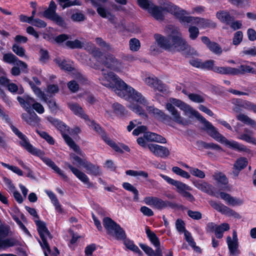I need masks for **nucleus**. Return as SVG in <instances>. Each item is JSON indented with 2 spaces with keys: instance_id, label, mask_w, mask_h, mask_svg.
I'll return each mask as SVG.
<instances>
[{
  "instance_id": "obj_13",
  "label": "nucleus",
  "mask_w": 256,
  "mask_h": 256,
  "mask_svg": "<svg viewBox=\"0 0 256 256\" xmlns=\"http://www.w3.org/2000/svg\"><path fill=\"white\" fill-rule=\"evenodd\" d=\"M209 204L212 208L223 214L238 219L241 218L239 214L220 202L211 200Z\"/></svg>"
},
{
  "instance_id": "obj_49",
  "label": "nucleus",
  "mask_w": 256,
  "mask_h": 256,
  "mask_svg": "<svg viewBox=\"0 0 256 256\" xmlns=\"http://www.w3.org/2000/svg\"><path fill=\"white\" fill-rule=\"evenodd\" d=\"M3 60L6 62L16 64L18 60V58L14 54L9 53L4 55Z\"/></svg>"
},
{
  "instance_id": "obj_59",
  "label": "nucleus",
  "mask_w": 256,
  "mask_h": 256,
  "mask_svg": "<svg viewBox=\"0 0 256 256\" xmlns=\"http://www.w3.org/2000/svg\"><path fill=\"white\" fill-rule=\"evenodd\" d=\"M190 172L192 176L200 178H203L205 177L204 172L197 168H190Z\"/></svg>"
},
{
  "instance_id": "obj_21",
  "label": "nucleus",
  "mask_w": 256,
  "mask_h": 256,
  "mask_svg": "<svg viewBox=\"0 0 256 256\" xmlns=\"http://www.w3.org/2000/svg\"><path fill=\"white\" fill-rule=\"evenodd\" d=\"M154 37L155 42L160 48L168 50L172 49V41L170 42L168 38L158 34H154Z\"/></svg>"
},
{
  "instance_id": "obj_4",
  "label": "nucleus",
  "mask_w": 256,
  "mask_h": 256,
  "mask_svg": "<svg viewBox=\"0 0 256 256\" xmlns=\"http://www.w3.org/2000/svg\"><path fill=\"white\" fill-rule=\"evenodd\" d=\"M166 9L182 24H196L199 28L204 29L215 28L216 26V23L213 21L204 18L190 16V13L174 4H170Z\"/></svg>"
},
{
  "instance_id": "obj_28",
  "label": "nucleus",
  "mask_w": 256,
  "mask_h": 256,
  "mask_svg": "<svg viewBox=\"0 0 256 256\" xmlns=\"http://www.w3.org/2000/svg\"><path fill=\"white\" fill-rule=\"evenodd\" d=\"M70 109L76 116L87 120L88 116L86 114L82 107L76 103L70 102L68 104Z\"/></svg>"
},
{
  "instance_id": "obj_10",
  "label": "nucleus",
  "mask_w": 256,
  "mask_h": 256,
  "mask_svg": "<svg viewBox=\"0 0 256 256\" xmlns=\"http://www.w3.org/2000/svg\"><path fill=\"white\" fill-rule=\"evenodd\" d=\"M103 225L108 234L116 240H123L126 237L124 230L120 226L109 218H105L103 220Z\"/></svg>"
},
{
  "instance_id": "obj_1",
  "label": "nucleus",
  "mask_w": 256,
  "mask_h": 256,
  "mask_svg": "<svg viewBox=\"0 0 256 256\" xmlns=\"http://www.w3.org/2000/svg\"><path fill=\"white\" fill-rule=\"evenodd\" d=\"M174 106L184 111V114L189 118L195 117L202 122L204 126V130L207 133L215 140L224 146L240 152H248L250 150L246 146L233 140H228L219 133L217 129L212 124L206 120L200 114L184 102L174 98H170L169 102L166 104V108L172 116V120L176 123L182 126L189 124V121L181 116L180 112Z\"/></svg>"
},
{
  "instance_id": "obj_42",
  "label": "nucleus",
  "mask_w": 256,
  "mask_h": 256,
  "mask_svg": "<svg viewBox=\"0 0 256 256\" xmlns=\"http://www.w3.org/2000/svg\"><path fill=\"white\" fill-rule=\"evenodd\" d=\"M70 160L74 164L82 166H84L86 162L87 161L84 158H80L78 156H76L74 154H70Z\"/></svg>"
},
{
  "instance_id": "obj_5",
  "label": "nucleus",
  "mask_w": 256,
  "mask_h": 256,
  "mask_svg": "<svg viewBox=\"0 0 256 256\" xmlns=\"http://www.w3.org/2000/svg\"><path fill=\"white\" fill-rule=\"evenodd\" d=\"M144 100V102H142L138 100V98H134L133 96H130V97L129 104H128L127 106L132 112L135 114L145 118L148 117L147 114L144 108H146L148 112L152 116L162 120H166L168 116L166 114L161 110L154 107L152 106H148V100L141 93L138 92Z\"/></svg>"
},
{
  "instance_id": "obj_9",
  "label": "nucleus",
  "mask_w": 256,
  "mask_h": 256,
  "mask_svg": "<svg viewBox=\"0 0 256 256\" xmlns=\"http://www.w3.org/2000/svg\"><path fill=\"white\" fill-rule=\"evenodd\" d=\"M165 31L169 33L171 31L170 38L172 40V49L170 50H184L188 48V45L186 42L182 38L181 34L178 28L169 26L166 28Z\"/></svg>"
},
{
  "instance_id": "obj_44",
  "label": "nucleus",
  "mask_w": 256,
  "mask_h": 256,
  "mask_svg": "<svg viewBox=\"0 0 256 256\" xmlns=\"http://www.w3.org/2000/svg\"><path fill=\"white\" fill-rule=\"evenodd\" d=\"M247 159L245 158H240L238 159L234 164V168L242 170L248 165Z\"/></svg>"
},
{
  "instance_id": "obj_39",
  "label": "nucleus",
  "mask_w": 256,
  "mask_h": 256,
  "mask_svg": "<svg viewBox=\"0 0 256 256\" xmlns=\"http://www.w3.org/2000/svg\"><path fill=\"white\" fill-rule=\"evenodd\" d=\"M122 186L125 190L132 192L134 194V201H138V191L134 186L128 182H126L122 184Z\"/></svg>"
},
{
  "instance_id": "obj_19",
  "label": "nucleus",
  "mask_w": 256,
  "mask_h": 256,
  "mask_svg": "<svg viewBox=\"0 0 256 256\" xmlns=\"http://www.w3.org/2000/svg\"><path fill=\"white\" fill-rule=\"evenodd\" d=\"M64 164L66 166L71 170L74 176L82 182L86 184L88 187H90L92 186V184L90 182L89 178L84 172L75 168L68 162H65Z\"/></svg>"
},
{
  "instance_id": "obj_11",
  "label": "nucleus",
  "mask_w": 256,
  "mask_h": 256,
  "mask_svg": "<svg viewBox=\"0 0 256 256\" xmlns=\"http://www.w3.org/2000/svg\"><path fill=\"white\" fill-rule=\"evenodd\" d=\"M146 234L150 242L156 249L154 252L151 248L144 244H140V246L148 256H162V250L160 249V242L156 234L151 232L148 228L146 229Z\"/></svg>"
},
{
  "instance_id": "obj_32",
  "label": "nucleus",
  "mask_w": 256,
  "mask_h": 256,
  "mask_svg": "<svg viewBox=\"0 0 256 256\" xmlns=\"http://www.w3.org/2000/svg\"><path fill=\"white\" fill-rule=\"evenodd\" d=\"M216 16L222 22L230 24V22L234 20L228 12L220 10L216 12Z\"/></svg>"
},
{
  "instance_id": "obj_57",
  "label": "nucleus",
  "mask_w": 256,
  "mask_h": 256,
  "mask_svg": "<svg viewBox=\"0 0 256 256\" xmlns=\"http://www.w3.org/2000/svg\"><path fill=\"white\" fill-rule=\"evenodd\" d=\"M49 58L48 50L41 48L40 50V60L42 63H46L49 60Z\"/></svg>"
},
{
  "instance_id": "obj_3",
  "label": "nucleus",
  "mask_w": 256,
  "mask_h": 256,
  "mask_svg": "<svg viewBox=\"0 0 256 256\" xmlns=\"http://www.w3.org/2000/svg\"><path fill=\"white\" fill-rule=\"evenodd\" d=\"M84 48L89 52L93 54L96 60L103 64L106 68L116 72L123 74H126L129 71V66L118 60L112 54L104 56L102 54L91 42L84 44Z\"/></svg>"
},
{
  "instance_id": "obj_51",
  "label": "nucleus",
  "mask_w": 256,
  "mask_h": 256,
  "mask_svg": "<svg viewBox=\"0 0 256 256\" xmlns=\"http://www.w3.org/2000/svg\"><path fill=\"white\" fill-rule=\"evenodd\" d=\"M172 171L177 175L186 178H190V175L189 174L181 169L179 167L174 166L172 168Z\"/></svg>"
},
{
  "instance_id": "obj_45",
  "label": "nucleus",
  "mask_w": 256,
  "mask_h": 256,
  "mask_svg": "<svg viewBox=\"0 0 256 256\" xmlns=\"http://www.w3.org/2000/svg\"><path fill=\"white\" fill-rule=\"evenodd\" d=\"M59 90V86L57 84H50L47 85L46 92L50 96H52L58 93Z\"/></svg>"
},
{
  "instance_id": "obj_6",
  "label": "nucleus",
  "mask_w": 256,
  "mask_h": 256,
  "mask_svg": "<svg viewBox=\"0 0 256 256\" xmlns=\"http://www.w3.org/2000/svg\"><path fill=\"white\" fill-rule=\"evenodd\" d=\"M47 119L55 125L60 131L64 139L70 148L84 158V154L81 150L80 147L74 142L72 138L68 136L67 132L70 134V132H68V128L62 122L52 117H48Z\"/></svg>"
},
{
  "instance_id": "obj_16",
  "label": "nucleus",
  "mask_w": 256,
  "mask_h": 256,
  "mask_svg": "<svg viewBox=\"0 0 256 256\" xmlns=\"http://www.w3.org/2000/svg\"><path fill=\"white\" fill-rule=\"evenodd\" d=\"M8 230L0 228V250H4L14 246L16 244V240L11 238H8Z\"/></svg>"
},
{
  "instance_id": "obj_34",
  "label": "nucleus",
  "mask_w": 256,
  "mask_h": 256,
  "mask_svg": "<svg viewBox=\"0 0 256 256\" xmlns=\"http://www.w3.org/2000/svg\"><path fill=\"white\" fill-rule=\"evenodd\" d=\"M145 138L149 141L156 142L162 144L166 143V139L163 136L154 132H146L144 134Z\"/></svg>"
},
{
  "instance_id": "obj_63",
  "label": "nucleus",
  "mask_w": 256,
  "mask_h": 256,
  "mask_svg": "<svg viewBox=\"0 0 256 256\" xmlns=\"http://www.w3.org/2000/svg\"><path fill=\"white\" fill-rule=\"evenodd\" d=\"M38 114H42L44 112V108L40 103L35 101L32 107Z\"/></svg>"
},
{
  "instance_id": "obj_31",
  "label": "nucleus",
  "mask_w": 256,
  "mask_h": 256,
  "mask_svg": "<svg viewBox=\"0 0 256 256\" xmlns=\"http://www.w3.org/2000/svg\"><path fill=\"white\" fill-rule=\"evenodd\" d=\"M253 132L247 128L244 130V133L238 137L240 140H244L248 143L256 145V138L252 136Z\"/></svg>"
},
{
  "instance_id": "obj_23",
  "label": "nucleus",
  "mask_w": 256,
  "mask_h": 256,
  "mask_svg": "<svg viewBox=\"0 0 256 256\" xmlns=\"http://www.w3.org/2000/svg\"><path fill=\"white\" fill-rule=\"evenodd\" d=\"M93 6L97 7L96 11L98 14L102 18H108L110 22H115V17L104 7L98 5L93 0H90Z\"/></svg>"
},
{
  "instance_id": "obj_15",
  "label": "nucleus",
  "mask_w": 256,
  "mask_h": 256,
  "mask_svg": "<svg viewBox=\"0 0 256 256\" xmlns=\"http://www.w3.org/2000/svg\"><path fill=\"white\" fill-rule=\"evenodd\" d=\"M226 244L230 256H238L240 254V251L239 249L238 238L236 230L233 231L232 238L230 236H227Z\"/></svg>"
},
{
  "instance_id": "obj_40",
  "label": "nucleus",
  "mask_w": 256,
  "mask_h": 256,
  "mask_svg": "<svg viewBox=\"0 0 256 256\" xmlns=\"http://www.w3.org/2000/svg\"><path fill=\"white\" fill-rule=\"evenodd\" d=\"M212 70L216 72L225 74H233V68L230 67H220L214 66L212 68Z\"/></svg>"
},
{
  "instance_id": "obj_52",
  "label": "nucleus",
  "mask_w": 256,
  "mask_h": 256,
  "mask_svg": "<svg viewBox=\"0 0 256 256\" xmlns=\"http://www.w3.org/2000/svg\"><path fill=\"white\" fill-rule=\"evenodd\" d=\"M112 108L114 112L117 114H123L124 113L125 108L118 103H114L112 105Z\"/></svg>"
},
{
  "instance_id": "obj_8",
  "label": "nucleus",
  "mask_w": 256,
  "mask_h": 256,
  "mask_svg": "<svg viewBox=\"0 0 256 256\" xmlns=\"http://www.w3.org/2000/svg\"><path fill=\"white\" fill-rule=\"evenodd\" d=\"M138 5L144 10H146L156 20H162L164 18V14L165 11L168 12L166 8L170 4H172L168 2L163 7H158L153 4L151 0H138Z\"/></svg>"
},
{
  "instance_id": "obj_50",
  "label": "nucleus",
  "mask_w": 256,
  "mask_h": 256,
  "mask_svg": "<svg viewBox=\"0 0 256 256\" xmlns=\"http://www.w3.org/2000/svg\"><path fill=\"white\" fill-rule=\"evenodd\" d=\"M12 50L13 52L18 56L20 57H26L25 56L26 51L22 46L17 44H14L12 46Z\"/></svg>"
},
{
  "instance_id": "obj_64",
  "label": "nucleus",
  "mask_w": 256,
  "mask_h": 256,
  "mask_svg": "<svg viewBox=\"0 0 256 256\" xmlns=\"http://www.w3.org/2000/svg\"><path fill=\"white\" fill-rule=\"evenodd\" d=\"M69 90L72 92H76L79 88V86L75 80H72L68 84Z\"/></svg>"
},
{
  "instance_id": "obj_27",
  "label": "nucleus",
  "mask_w": 256,
  "mask_h": 256,
  "mask_svg": "<svg viewBox=\"0 0 256 256\" xmlns=\"http://www.w3.org/2000/svg\"><path fill=\"white\" fill-rule=\"evenodd\" d=\"M102 138L108 145L117 152H122V148L127 152H129L130 150L128 146L123 144H120V146H118L113 140L106 136H103Z\"/></svg>"
},
{
  "instance_id": "obj_29",
  "label": "nucleus",
  "mask_w": 256,
  "mask_h": 256,
  "mask_svg": "<svg viewBox=\"0 0 256 256\" xmlns=\"http://www.w3.org/2000/svg\"><path fill=\"white\" fill-rule=\"evenodd\" d=\"M28 114H22V118L30 124H34L40 122V118L34 112L30 111Z\"/></svg>"
},
{
  "instance_id": "obj_62",
  "label": "nucleus",
  "mask_w": 256,
  "mask_h": 256,
  "mask_svg": "<svg viewBox=\"0 0 256 256\" xmlns=\"http://www.w3.org/2000/svg\"><path fill=\"white\" fill-rule=\"evenodd\" d=\"M184 235L185 236V239L186 240V242L188 243L189 245L190 246L192 247H194L196 242H194L190 233L186 230L184 232Z\"/></svg>"
},
{
  "instance_id": "obj_18",
  "label": "nucleus",
  "mask_w": 256,
  "mask_h": 256,
  "mask_svg": "<svg viewBox=\"0 0 256 256\" xmlns=\"http://www.w3.org/2000/svg\"><path fill=\"white\" fill-rule=\"evenodd\" d=\"M150 150L156 156L162 158H167L170 154L168 148L154 144H150L148 145Z\"/></svg>"
},
{
  "instance_id": "obj_35",
  "label": "nucleus",
  "mask_w": 256,
  "mask_h": 256,
  "mask_svg": "<svg viewBox=\"0 0 256 256\" xmlns=\"http://www.w3.org/2000/svg\"><path fill=\"white\" fill-rule=\"evenodd\" d=\"M56 6L55 2L52 0L50 2L48 8L44 12V16L51 20L56 14Z\"/></svg>"
},
{
  "instance_id": "obj_60",
  "label": "nucleus",
  "mask_w": 256,
  "mask_h": 256,
  "mask_svg": "<svg viewBox=\"0 0 256 256\" xmlns=\"http://www.w3.org/2000/svg\"><path fill=\"white\" fill-rule=\"evenodd\" d=\"M243 34L242 32L238 31L234 34L233 38V44L234 45L238 44L242 39Z\"/></svg>"
},
{
  "instance_id": "obj_58",
  "label": "nucleus",
  "mask_w": 256,
  "mask_h": 256,
  "mask_svg": "<svg viewBox=\"0 0 256 256\" xmlns=\"http://www.w3.org/2000/svg\"><path fill=\"white\" fill-rule=\"evenodd\" d=\"M50 200H51L52 204L54 206L56 211L60 213H62L63 210L62 209L61 206L58 200L56 195H54L53 197L50 198Z\"/></svg>"
},
{
  "instance_id": "obj_41",
  "label": "nucleus",
  "mask_w": 256,
  "mask_h": 256,
  "mask_svg": "<svg viewBox=\"0 0 256 256\" xmlns=\"http://www.w3.org/2000/svg\"><path fill=\"white\" fill-rule=\"evenodd\" d=\"M124 244L128 248L138 254L139 256L142 255V251L134 244L132 241L128 240H125Z\"/></svg>"
},
{
  "instance_id": "obj_22",
  "label": "nucleus",
  "mask_w": 256,
  "mask_h": 256,
  "mask_svg": "<svg viewBox=\"0 0 256 256\" xmlns=\"http://www.w3.org/2000/svg\"><path fill=\"white\" fill-rule=\"evenodd\" d=\"M144 202L146 204L158 209L163 208L166 206L164 201L157 197L146 196L144 198Z\"/></svg>"
},
{
  "instance_id": "obj_36",
  "label": "nucleus",
  "mask_w": 256,
  "mask_h": 256,
  "mask_svg": "<svg viewBox=\"0 0 256 256\" xmlns=\"http://www.w3.org/2000/svg\"><path fill=\"white\" fill-rule=\"evenodd\" d=\"M29 84L32 90L35 95L39 98L40 100L46 102L48 98L44 93L39 88L36 86L34 84L32 81L29 82Z\"/></svg>"
},
{
  "instance_id": "obj_48",
  "label": "nucleus",
  "mask_w": 256,
  "mask_h": 256,
  "mask_svg": "<svg viewBox=\"0 0 256 256\" xmlns=\"http://www.w3.org/2000/svg\"><path fill=\"white\" fill-rule=\"evenodd\" d=\"M130 48L132 52H137L140 47V43L138 40L133 38L129 42Z\"/></svg>"
},
{
  "instance_id": "obj_7",
  "label": "nucleus",
  "mask_w": 256,
  "mask_h": 256,
  "mask_svg": "<svg viewBox=\"0 0 256 256\" xmlns=\"http://www.w3.org/2000/svg\"><path fill=\"white\" fill-rule=\"evenodd\" d=\"M37 226V229L42 242L39 241L41 246L44 250V254L45 256H48V254L50 256H57L59 254L58 250L56 248H54L55 252L51 254L50 247L48 244V239H51L50 233L46 228V224L38 220H34Z\"/></svg>"
},
{
  "instance_id": "obj_24",
  "label": "nucleus",
  "mask_w": 256,
  "mask_h": 256,
  "mask_svg": "<svg viewBox=\"0 0 256 256\" xmlns=\"http://www.w3.org/2000/svg\"><path fill=\"white\" fill-rule=\"evenodd\" d=\"M17 100L20 106L28 112L32 110L35 100L28 95H24L22 96H18Z\"/></svg>"
},
{
  "instance_id": "obj_2",
  "label": "nucleus",
  "mask_w": 256,
  "mask_h": 256,
  "mask_svg": "<svg viewBox=\"0 0 256 256\" xmlns=\"http://www.w3.org/2000/svg\"><path fill=\"white\" fill-rule=\"evenodd\" d=\"M100 82L104 86L111 89L118 96L126 100H130V96L138 98L140 102H144V100L138 92L127 85L114 72L102 70V74L98 78Z\"/></svg>"
},
{
  "instance_id": "obj_17",
  "label": "nucleus",
  "mask_w": 256,
  "mask_h": 256,
  "mask_svg": "<svg viewBox=\"0 0 256 256\" xmlns=\"http://www.w3.org/2000/svg\"><path fill=\"white\" fill-rule=\"evenodd\" d=\"M160 176L168 184L176 186L177 192L180 194L186 190H192V188L190 186L180 181L174 180L163 174H160Z\"/></svg>"
},
{
  "instance_id": "obj_12",
  "label": "nucleus",
  "mask_w": 256,
  "mask_h": 256,
  "mask_svg": "<svg viewBox=\"0 0 256 256\" xmlns=\"http://www.w3.org/2000/svg\"><path fill=\"white\" fill-rule=\"evenodd\" d=\"M12 131L20 139V144L31 154L38 156H42V151L33 146L29 142L28 138L21 132L16 128L11 126Z\"/></svg>"
},
{
  "instance_id": "obj_43",
  "label": "nucleus",
  "mask_w": 256,
  "mask_h": 256,
  "mask_svg": "<svg viewBox=\"0 0 256 256\" xmlns=\"http://www.w3.org/2000/svg\"><path fill=\"white\" fill-rule=\"evenodd\" d=\"M65 44L67 47L72 49L80 48L84 46V42L78 40H68Z\"/></svg>"
},
{
  "instance_id": "obj_26",
  "label": "nucleus",
  "mask_w": 256,
  "mask_h": 256,
  "mask_svg": "<svg viewBox=\"0 0 256 256\" xmlns=\"http://www.w3.org/2000/svg\"><path fill=\"white\" fill-rule=\"evenodd\" d=\"M193 184L195 187L202 192L214 196L216 198L219 197L218 194H214L212 192V186L207 182L202 180H196L194 181Z\"/></svg>"
},
{
  "instance_id": "obj_54",
  "label": "nucleus",
  "mask_w": 256,
  "mask_h": 256,
  "mask_svg": "<svg viewBox=\"0 0 256 256\" xmlns=\"http://www.w3.org/2000/svg\"><path fill=\"white\" fill-rule=\"evenodd\" d=\"M190 38L192 40H195L199 34L198 28L195 26H190L188 28Z\"/></svg>"
},
{
  "instance_id": "obj_55",
  "label": "nucleus",
  "mask_w": 256,
  "mask_h": 256,
  "mask_svg": "<svg viewBox=\"0 0 256 256\" xmlns=\"http://www.w3.org/2000/svg\"><path fill=\"white\" fill-rule=\"evenodd\" d=\"M210 50L212 52L216 54H220L222 52V49L220 46L216 42H212L208 47Z\"/></svg>"
},
{
  "instance_id": "obj_47",
  "label": "nucleus",
  "mask_w": 256,
  "mask_h": 256,
  "mask_svg": "<svg viewBox=\"0 0 256 256\" xmlns=\"http://www.w3.org/2000/svg\"><path fill=\"white\" fill-rule=\"evenodd\" d=\"M214 179L220 184L226 185L228 183L226 176L222 172H216L214 175Z\"/></svg>"
},
{
  "instance_id": "obj_53",
  "label": "nucleus",
  "mask_w": 256,
  "mask_h": 256,
  "mask_svg": "<svg viewBox=\"0 0 256 256\" xmlns=\"http://www.w3.org/2000/svg\"><path fill=\"white\" fill-rule=\"evenodd\" d=\"M2 165L6 168L12 170L14 172L16 173L18 175L20 176H22L23 175L22 172L17 166H10L8 164L2 162Z\"/></svg>"
},
{
  "instance_id": "obj_20",
  "label": "nucleus",
  "mask_w": 256,
  "mask_h": 256,
  "mask_svg": "<svg viewBox=\"0 0 256 256\" xmlns=\"http://www.w3.org/2000/svg\"><path fill=\"white\" fill-rule=\"evenodd\" d=\"M218 194L220 197L223 200L226 204L232 206H241L244 202L243 200L236 197H233L230 194L224 192H220Z\"/></svg>"
},
{
  "instance_id": "obj_30",
  "label": "nucleus",
  "mask_w": 256,
  "mask_h": 256,
  "mask_svg": "<svg viewBox=\"0 0 256 256\" xmlns=\"http://www.w3.org/2000/svg\"><path fill=\"white\" fill-rule=\"evenodd\" d=\"M245 73L256 74V71L247 64H242L238 68H233V75L244 74Z\"/></svg>"
},
{
  "instance_id": "obj_56",
  "label": "nucleus",
  "mask_w": 256,
  "mask_h": 256,
  "mask_svg": "<svg viewBox=\"0 0 256 256\" xmlns=\"http://www.w3.org/2000/svg\"><path fill=\"white\" fill-rule=\"evenodd\" d=\"M38 134L40 137L44 138L48 144H54V141L52 138L50 136L48 133L44 131H37Z\"/></svg>"
},
{
  "instance_id": "obj_61",
  "label": "nucleus",
  "mask_w": 256,
  "mask_h": 256,
  "mask_svg": "<svg viewBox=\"0 0 256 256\" xmlns=\"http://www.w3.org/2000/svg\"><path fill=\"white\" fill-rule=\"evenodd\" d=\"M176 227L177 230L180 233L184 232L185 231H186L185 230L184 223L180 219L176 220Z\"/></svg>"
},
{
  "instance_id": "obj_33",
  "label": "nucleus",
  "mask_w": 256,
  "mask_h": 256,
  "mask_svg": "<svg viewBox=\"0 0 256 256\" xmlns=\"http://www.w3.org/2000/svg\"><path fill=\"white\" fill-rule=\"evenodd\" d=\"M86 170L88 174L94 176H100L101 174V172L99 167L96 165H94L92 163L86 161L83 166Z\"/></svg>"
},
{
  "instance_id": "obj_14",
  "label": "nucleus",
  "mask_w": 256,
  "mask_h": 256,
  "mask_svg": "<svg viewBox=\"0 0 256 256\" xmlns=\"http://www.w3.org/2000/svg\"><path fill=\"white\" fill-rule=\"evenodd\" d=\"M142 78L144 82L149 86L160 92L164 90V84L154 76L150 74L142 73Z\"/></svg>"
},
{
  "instance_id": "obj_37",
  "label": "nucleus",
  "mask_w": 256,
  "mask_h": 256,
  "mask_svg": "<svg viewBox=\"0 0 256 256\" xmlns=\"http://www.w3.org/2000/svg\"><path fill=\"white\" fill-rule=\"evenodd\" d=\"M54 60L62 69L67 71H70L72 69V62L70 61H66L60 58H57Z\"/></svg>"
},
{
  "instance_id": "obj_46",
  "label": "nucleus",
  "mask_w": 256,
  "mask_h": 256,
  "mask_svg": "<svg viewBox=\"0 0 256 256\" xmlns=\"http://www.w3.org/2000/svg\"><path fill=\"white\" fill-rule=\"evenodd\" d=\"M188 97L192 101L196 103H202L205 100V96L204 94H190Z\"/></svg>"
},
{
  "instance_id": "obj_25",
  "label": "nucleus",
  "mask_w": 256,
  "mask_h": 256,
  "mask_svg": "<svg viewBox=\"0 0 256 256\" xmlns=\"http://www.w3.org/2000/svg\"><path fill=\"white\" fill-rule=\"evenodd\" d=\"M41 158L44 162L48 166L51 168L57 174L60 176L63 179L67 180V176L64 174V172L61 170L50 159L44 156V153L42 152V156H39Z\"/></svg>"
},
{
  "instance_id": "obj_38",
  "label": "nucleus",
  "mask_w": 256,
  "mask_h": 256,
  "mask_svg": "<svg viewBox=\"0 0 256 256\" xmlns=\"http://www.w3.org/2000/svg\"><path fill=\"white\" fill-rule=\"evenodd\" d=\"M230 226L228 223H222L217 226L216 230V236L218 238H221L223 236V233L230 230Z\"/></svg>"
}]
</instances>
